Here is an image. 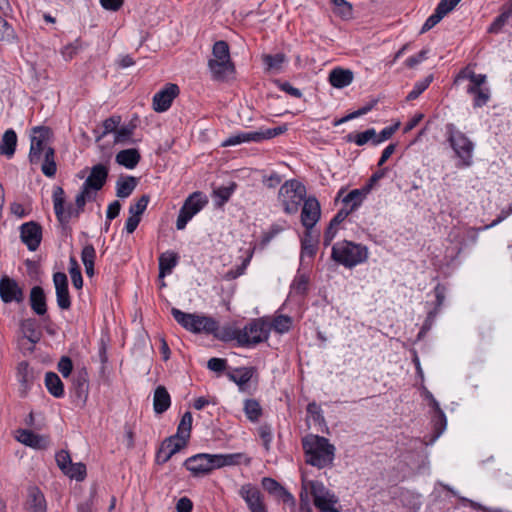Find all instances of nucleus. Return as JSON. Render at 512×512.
Instances as JSON below:
<instances>
[{
  "instance_id": "f257e3e1",
  "label": "nucleus",
  "mask_w": 512,
  "mask_h": 512,
  "mask_svg": "<svg viewBox=\"0 0 512 512\" xmlns=\"http://www.w3.org/2000/svg\"><path fill=\"white\" fill-rule=\"evenodd\" d=\"M302 446L307 464L318 469L333 465L336 448L327 438L319 435H308L303 438Z\"/></svg>"
},
{
  "instance_id": "f03ea898",
  "label": "nucleus",
  "mask_w": 512,
  "mask_h": 512,
  "mask_svg": "<svg viewBox=\"0 0 512 512\" xmlns=\"http://www.w3.org/2000/svg\"><path fill=\"white\" fill-rule=\"evenodd\" d=\"M211 78L215 81H227L235 72L230 57L229 45L224 40L216 41L212 48V56L208 60Z\"/></svg>"
},
{
  "instance_id": "7ed1b4c3",
  "label": "nucleus",
  "mask_w": 512,
  "mask_h": 512,
  "mask_svg": "<svg viewBox=\"0 0 512 512\" xmlns=\"http://www.w3.org/2000/svg\"><path fill=\"white\" fill-rule=\"evenodd\" d=\"M445 134L447 141L459 159L456 166L458 168L470 167L473 164L474 143L452 123L446 125Z\"/></svg>"
},
{
  "instance_id": "20e7f679",
  "label": "nucleus",
  "mask_w": 512,
  "mask_h": 512,
  "mask_svg": "<svg viewBox=\"0 0 512 512\" xmlns=\"http://www.w3.org/2000/svg\"><path fill=\"white\" fill-rule=\"evenodd\" d=\"M331 257L344 267L352 268L367 260L368 249L365 245L344 240L333 245Z\"/></svg>"
},
{
  "instance_id": "39448f33",
  "label": "nucleus",
  "mask_w": 512,
  "mask_h": 512,
  "mask_svg": "<svg viewBox=\"0 0 512 512\" xmlns=\"http://www.w3.org/2000/svg\"><path fill=\"white\" fill-rule=\"evenodd\" d=\"M305 196V186L295 179L288 180L282 184L278 194V198L287 214L297 213L301 203L305 200Z\"/></svg>"
},
{
  "instance_id": "423d86ee",
  "label": "nucleus",
  "mask_w": 512,
  "mask_h": 512,
  "mask_svg": "<svg viewBox=\"0 0 512 512\" xmlns=\"http://www.w3.org/2000/svg\"><path fill=\"white\" fill-rule=\"evenodd\" d=\"M270 324L263 318H256L240 329L239 346L253 347L268 340Z\"/></svg>"
},
{
  "instance_id": "0eeeda50",
  "label": "nucleus",
  "mask_w": 512,
  "mask_h": 512,
  "mask_svg": "<svg viewBox=\"0 0 512 512\" xmlns=\"http://www.w3.org/2000/svg\"><path fill=\"white\" fill-rule=\"evenodd\" d=\"M207 203L208 199L202 192L197 191L190 194L179 210L176 228L183 230L187 223L199 213Z\"/></svg>"
},
{
  "instance_id": "6e6552de",
  "label": "nucleus",
  "mask_w": 512,
  "mask_h": 512,
  "mask_svg": "<svg viewBox=\"0 0 512 512\" xmlns=\"http://www.w3.org/2000/svg\"><path fill=\"white\" fill-rule=\"evenodd\" d=\"M32 131L29 161L31 164H38L42 160V155H46L47 149L52 148L48 145L51 131L43 126L34 127Z\"/></svg>"
},
{
  "instance_id": "1a4fd4ad",
  "label": "nucleus",
  "mask_w": 512,
  "mask_h": 512,
  "mask_svg": "<svg viewBox=\"0 0 512 512\" xmlns=\"http://www.w3.org/2000/svg\"><path fill=\"white\" fill-rule=\"evenodd\" d=\"M52 200L55 216L62 226L67 225L73 217H78L81 214L72 204L65 206V192L60 186L54 187Z\"/></svg>"
},
{
  "instance_id": "9d476101",
  "label": "nucleus",
  "mask_w": 512,
  "mask_h": 512,
  "mask_svg": "<svg viewBox=\"0 0 512 512\" xmlns=\"http://www.w3.org/2000/svg\"><path fill=\"white\" fill-rule=\"evenodd\" d=\"M0 299L5 304H21L25 299L24 290L15 279L3 276L0 279Z\"/></svg>"
},
{
  "instance_id": "9b49d317",
  "label": "nucleus",
  "mask_w": 512,
  "mask_h": 512,
  "mask_svg": "<svg viewBox=\"0 0 512 512\" xmlns=\"http://www.w3.org/2000/svg\"><path fill=\"white\" fill-rule=\"evenodd\" d=\"M184 466L194 476L205 475L216 469L215 455L214 454H197L189 457Z\"/></svg>"
},
{
  "instance_id": "f8f14e48",
  "label": "nucleus",
  "mask_w": 512,
  "mask_h": 512,
  "mask_svg": "<svg viewBox=\"0 0 512 512\" xmlns=\"http://www.w3.org/2000/svg\"><path fill=\"white\" fill-rule=\"evenodd\" d=\"M20 239L30 251H36L42 240V227L35 221L23 223L20 226Z\"/></svg>"
},
{
  "instance_id": "ddd939ff",
  "label": "nucleus",
  "mask_w": 512,
  "mask_h": 512,
  "mask_svg": "<svg viewBox=\"0 0 512 512\" xmlns=\"http://www.w3.org/2000/svg\"><path fill=\"white\" fill-rule=\"evenodd\" d=\"M239 495L247 504L250 512H268L264 503L261 491L252 484H245L241 486Z\"/></svg>"
},
{
  "instance_id": "4468645a",
  "label": "nucleus",
  "mask_w": 512,
  "mask_h": 512,
  "mask_svg": "<svg viewBox=\"0 0 512 512\" xmlns=\"http://www.w3.org/2000/svg\"><path fill=\"white\" fill-rule=\"evenodd\" d=\"M179 94V87L176 84L168 83L163 89L153 96L152 106L156 112H165L171 105L173 100Z\"/></svg>"
},
{
  "instance_id": "2eb2a0df",
  "label": "nucleus",
  "mask_w": 512,
  "mask_h": 512,
  "mask_svg": "<svg viewBox=\"0 0 512 512\" xmlns=\"http://www.w3.org/2000/svg\"><path fill=\"white\" fill-rule=\"evenodd\" d=\"M321 216L320 203L315 197H308L303 201L301 223L306 230H311Z\"/></svg>"
},
{
  "instance_id": "dca6fc26",
  "label": "nucleus",
  "mask_w": 512,
  "mask_h": 512,
  "mask_svg": "<svg viewBox=\"0 0 512 512\" xmlns=\"http://www.w3.org/2000/svg\"><path fill=\"white\" fill-rule=\"evenodd\" d=\"M53 282L56 290V300L58 307L62 310H68L71 307V300L66 274L63 272H56L53 275Z\"/></svg>"
},
{
  "instance_id": "f3484780",
  "label": "nucleus",
  "mask_w": 512,
  "mask_h": 512,
  "mask_svg": "<svg viewBox=\"0 0 512 512\" xmlns=\"http://www.w3.org/2000/svg\"><path fill=\"white\" fill-rule=\"evenodd\" d=\"M108 178V167L104 164H96L88 175L87 179L83 183L82 187L86 188L91 192H97L102 189Z\"/></svg>"
},
{
  "instance_id": "a211bd4d",
  "label": "nucleus",
  "mask_w": 512,
  "mask_h": 512,
  "mask_svg": "<svg viewBox=\"0 0 512 512\" xmlns=\"http://www.w3.org/2000/svg\"><path fill=\"white\" fill-rule=\"evenodd\" d=\"M186 444L183 440H179L177 437H168L166 438L160 448L156 453V463L164 464L166 463L173 455L179 452Z\"/></svg>"
},
{
  "instance_id": "6ab92c4d",
  "label": "nucleus",
  "mask_w": 512,
  "mask_h": 512,
  "mask_svg": "<svg viewBox=\"0 0 512 512\" xmlns=\"http://www.w3.org/2000/svg\"><path fill=\"white\" fill-rule=\"evenodd\" d=\"M39 373L25 361L20 362L17 367V379L20 383V393L25 396L31 389Z\"/></svg>"
},
{
  "instance_id": "aec40b11",
  "label": "nucleus",
  "mask_w": 512,
  "mask_h": 512,
  "mask_svg": "<svg viewBox=\"0 0 512 512\" xmlns=\"http://www.w3.org/2000/svg\"><path fill=\"white\" fill-rule=\"evenodd\" d=\"M17 433V440L31 448L45 450L50 445L48 436L39 435L27 429H19Z\"/></svg>"
},
{
  "instance_id": "412c9836",
  "label": "nucleus",
  "mask_w": 512,
  "mask_h": 512,
  "mask_svg": "<svg viewBox=\"0 0 512 512\" xmlns=\"http://www.w3.org/2000/svg\"><path fill=\"white\" fill-rule=\"evenodd\" d=\"M459 2H439L434 13L430 15L423 24L420 33H426L436 26L449 12H451Z\"/></svg>"
},
{
  "instance_id": "4be33fe9",
  "label": "nucleus",
  "mask_w": 512,
  "mask_h": 512,
  "mask_svg": "<svg viewBox=\"0 0 512 512\" xmlns=\"http://www.w3.org/2000/svg\"><path fill=\"white\" fill-rule=\"evenodd\" d=\"M459 2H439L434 13L430 15L423 24L420 33H426L436 26L449 12H451Z\"/></svg>"
},
{
  "instance_id": "5701e85b",
  "label": "nucleus",
  "mask_w": 512,
  "mask_h": 512,
  "mask_svg": "<svg viewBox=\"0 0 512 512\" xmlns=\"http://www.w3.org/2000/svg\"><path fill=\"white\" fill-rule=\"evenodd\" d=\"M459 2H439L434 13L430 15L423 24L420 33H426L436 26L449 12H451Z\"/></svg>"
},
{
  "instance_id": "b1692460",
  "label": "nucleus",
  "mask_w": 512,
  "mask_h": 512,
  "mask_svg": "<svg viewBox=\"0 0 512 512\" xmlns=\"http://www.w3.org/2000/svg\"><path fill=\"white\" fill-rule=\"evenodd\" d=\"M29 302L33 312L43 316L47 312L46 295L42 287L34 286L30 290Z\"/></svg>"
},
{
  "instance_id": "393cba45",
  "label": "nucleus",
  "mask_w": 512,
  "mask_h": 512,
  "mask_svg": "<svg viewBox=\"0 0 512 512\" xmlns=\"http://www.w3.org/2000/svg\"><path fill=\"white\" fill-rule=\"evenodd\" d=\"M27 509L29 512L47 511L45 497L38 487L32 486L28 489Z\"/></svg>"
},
{
  "instance_id": "a878e982",
  "label": "nucleus",
  "mask_w": 512,
  "mask_h": 512,
  "mask_svg": "<svg viewBox=\"0 0 512 512\" xmlns=\"http://www.w3.org/2000/svg\"><path fill=\"white\" fill-rule=\"evenodd\" d=\"M262 487L271 495L276 498L282 499L283 502L293 500V496L281 486L275 479L264 477L261 481Z\"/></svg>"
},
{
  "instance_id": "bb28decb",
  "label": "nucleus",
  "mask_w": 512,
  "mask_h": 512,
  "mask_svg": "<svg viewBox=\"0 0 512 512\" xmlns=\"http://www.w3.org/2000/svg\"><path fill=\"white\" fill-rule=\"evenodd\" d=\"M353 78V72L349 69L335 68L329 74L330 84L338 89H342L350 85Z\"/></svg>"
},
{
  "instance_id": "cd10ccee",
  "label": "nucleus",
  "mask_w": 512,
  "mask_h": 512,
  "mask_svg": "<svg viewBox=\"0 0 512 512\" xmlns=\"http://www.w3.org/2000/svg\"><path fill=\"white\" fill-rule=\"evenodd\" d=\"M171 405V397L164 386H158L153 395V408L156 414H162Z\"/></svg>"
},
{
  "instance_id": "c85d7f7f",
  "label": "nucleus",
  "mask_w": 512,
  "mask_h": 512,
  "mask_svg": "<svg viewBox=\"0 0 512 512\" xmlns=\"http://www.w3.org/2000/svg\"><path fill=\"white\" fill-rule=\"evenodd\" d=\"M179 255L174 251L163 252L158 259L159 262V276L165 277L171 274L173 268L178 264Z\"/></svg>"
},
{
  "instance_id": "c756f323",
  "label": "nucleus",
  "mask_w": 512,
  "mask_h": 512,
  "mask_svg": "<svg viewBox=\"0 0 512 512\" xmlns=\"http://www.w3.org/2000/svg\"><path fill=\"white\" fill-rule=\"evenodd\" d=\"M140 159L141 156L139 151L134 148L121 150L116 155V162L127 169L135 168Z\"/></svg>"
},
{
  "instance_id": "7c9ffc66",
  "label": "nucleus",
  "mask_w": 512,
  "mask_h": 512,
  "mask_svg": "<svg viewBox=\"0 0 512 512\" xmlns=\"http://www.w3.org/2000/svg\"><path fill=\"white\" fill-rule=\"evenodd\" d=\"M17 134L13 129L4 132L0 142V154L11 158L16 150Z\"/></svg>"
},
{
  "instance_id": "2f4dec72",
  "label": "nucleus",
  "mask_w": 512,
  "mask_h": 512,
  "mask_svg": "<svg viewBox=\"0 0 512 512\" xmlns=\"http://www.w3.org/2000/svg\"><path fill=\"white\" fill-rule=\"evenodd\" d=\"M211 334H213L215 338L223 342H230L236 340L237 344L239 345L240 329L232 325H225L223 327H219L218 322L216 321V328L213 332H211Z\"/></svg>"
},
{
  "instance_id": "473e14b6",
  "label": "nucleus",
  "mask_w": 512,
  "mask_h": 512,
  "mask_svg": "<svg viewBox=\"0 0 512 512\" xmlns=\"http://www.w3.org/2000/svg\"><path fill=\"white\" fill-rule=\"evenodd\" d=\"M193 321V333L211 334L216 328V320L209 316L193 314Z\"/></svg>"
},
{
  "instance_id": "72a5a7b5",
  "label": "nucleus",
  "mask_w": 512,
  "mask_h": 512,
  "mask_svg": "<svg viewBox=\"0 0 512 512\" xmlns=\"http://www.w3.org/2000/svg\"><path fill=\"white\" fill-rule=\"evenodd\" d=\"M137 186V179L133 176L120 177L116 182V196L129 197Z\"/></svg>"
},
{
  "instance_id": "f704fd0d",
  "label": "nucleus",
  "mask_w": 512,
  "mask_h": 512,
  "mask_svg": "<svg viewBox=\"0 0 512 512\" xmlns=\"http://www.w3.org/2000/svg\"><path fill=\"white\" fill-rule=\"evenodd\" d=\"M45 386L48 392L56 398L64 396V385L60 377L54 372H47L45 375Z\"/></svg>"
},
{
  "instance_id": "c9c22d12",
  "label": "nucleus",
  "mask_w": 512,
  "mask_h": 512,
  "mask_svg": "<svg viewBox=\"0 0 512 512\" xmlns=\"http://www.w3.org/2000/svg\"><path fill=\"white\" fill-rule=\"evenodd\" d=\"M247 142H259V135L257 131H251V132H240L235 135H232L228 137L226 140L223 141L222 146L228 147V146H235L241 143H247Z\"/></svg>"
},
{
  "instance_id": "e433bc0d",
  "label": "nucleus",
  "mask_w": 512,
  "mask_h": 512,
  "mask_svg": "<svg viewBox=\"0 0 512 512\" xmlns=\"http://www.w3.org/2000/svg\"><path fill=\"white\" fill-rule=\"evenodd\" d=\"M511 17L512 5L503 6L500 15L494 19L487 31L492 34H498Z\"/></svg>"
},
{
  "instance_id": "4c0bfd02",
  "label": "nucleus",
  "mask_w": 512,
  "mask_h": 512,
  "mask_svg": "<svg viewBox=\"0 0 512 512\" xmlns=\"http://www.w3.org/2000/svg\"><path fill=\"white\" fill-rule=\"evenodd\" d=\"M468 79L470 84L467 88L479 89L483 88V85L486 83L487 77L485 74H476L474 71L469 70L467 68L461 70L456 78L459 79Z\"/></svg>"
},
{
  "instance_id": "58836bf2",
  "label": "nucleus",
  "mask_w": 512,
  "mask_h": 512,
  "mask_svg": "<svg viewBox=\"0 0 512 512\" xmlns=\"http://www.w3.org/2000/svg\"><path fill=\"white\" fill-rule=\"evenodd\" d=\"M20 327L24 337L32 344H36L40 340V332L36 328L35 319L28 318L22 320Z\"/></svg>"
},
{
  "instance_id": "ea45409f",
  "label": "nucleus",
  "mask_w": 512,
  "mask_h": 512,
  "mask_svg": "<svg viewBox=\"0 0 512 512\" xmlns=\"http://www.w3.org/2000/svg\"><path fill=\"white\" fill-rule=\"evenodd\" d=\"M192 421V414L190 412H185L178 425L177 433L173 437H177L179 440H183V442L186 444L190 437Z\"/></svg>"
},
{
  "instance_id": "a19ab883",
  "label": "nucleus",
  "mask_w": 512,
  "mask_h": 512,
  "mask_svg": "<svg viewBox=\"0 0 512 512\" xmlns=\"http://www.w3.org/2000/svg\"><path fill=\"white\" fill-rule=\"evenodd\" d=\"M329 10L343 20H349L353 17V8L351 2H329Z\"/></svg>"
},
{
  "instance_id": "79ce46f5",
  "label": "nucleus",
  "mask_w": 512,
  "mask_h": 512,
  "mask_svg": "<svg viewBox=\"0 0 512 512\" xmlns=\"http://www.w3.org/2000/svg\"><path fill=\"white\" fill-rule=\"evenodd\" d=\"M368 193L369 192L364 191V187L361 189H354L344 197L343 203L350 205V211H354L362 204Z\"/></svg>"
},
{
  "instance_id": "37998d69",
  "label": "nucleus",
  "mask_w": 512,
  "mask_h": 512,
  "mask_svg": "<svg viewBox=\"0 0 512 512\" xmlns=\"http://www.w3.org/2000/svg\"><path fill=\"white\" fill-rule=\"evenodd\" d=\"M244 413L251 422H258L262 416L260 403L255 399H246L243 407Z\"/></svg>"
},
{
  "instance_id": "c03bdc74",
  "label": "nucleus",
  "mask_w": 512,
  "mask_h": 512,
  "mask_svg": "<svg viewBox=\"0 0 512 512\" xmlns=\"http://www.w3.org/2000/svg\"><path fill=\"white\" fill-rule=\"evenodd\" d=\"M375 138H376V130L374 128H370V129H367L366 131L360 132V133H349L346 136V141L355 143L358 146H363L366 143H368V141H370V140H372L374 142Z\"/></svg>"
},
{
  "instance_id": "a18cd8bd",
  "label": "nucleus",
  "mask_w": 512,
  "mask_h": 512,
  "mask_svg": "<svg viewBox=\"0 0 512 512\" xmlns=\"http://www.w3.org/2000/svg\"><path fill=\"white\" fill-rule=\"evenodd\" d=\"M467 93L474 96L473 106L475 108L485 106L491 98V92L488 87H483L479 89L467 88Z\"/></svg>"
},
{
  "instance_id": "49530a36",
  "label": "nucleus",
  "mask_w": 512,
  "mask_h": 512,
  "mask_svg": "<svg viewBox=\"0 0 512 512\" xmlns=\"http://www.w3.org/2000/svg\"><path fill=\"white\" fill-rule=\"evenodd\" d=\"M262 59L268 71L279 72L286 61V56L283 53L266 54L263 55Z\"/></svg>"
},
{
  "instance_id": "de8ad7c7",
  "label": "nucleus",
  "mask_w": 512,
  "mask_h": 512,
  "mask_svg": "<svg viewBox=\"0 0 512 512\" xmlns=\"http://www.w3.org/2000/svg\"><path fill=\"white\" fill-rule=\"evenodd\" d=\"M252 368H242L236 370L235 373H229L228 377L231 381L236 383L241 391L245 389V386L252 378Z\"/></svg>"
},
{
  "instance_id": "09e8293b",
  "label": "nucleus",
  "mask_w": 512,
  "mask_h": 512,
  "mask_svg": "<svg viewBox=\"0 0 512 512\" xmlns=\"http://www.w3.org/2000/svg\"><path fill=\"white\" fill-rule=\"evenodd\" d=\"M55 151L53 148L47 149L46 155L43 156V163L41 166L42 173L47 177H54L57 171L55 163Z\"/></svg>"
},
{
  "instance_id": "8fccbe9b",
  "label": "nucleus",
  "mask_w": 512,
  "mask_h": 512,
  "mask_svg": "<svg viewBox=\"0 0 512 512\" xmlns=\"http://www.w3.org/2000/svg\"><path fill=\"white\" fill-rule=\"evenodd\" d=\"M55 151L53 148L47 149L46 155L43 156V163L41 166L42 173L47 177H54L57 171L55 163Z\"/></svg>"
},
{
  "instance_id": "3c124183",
  "label": "nucleus",
  "mask_w": 512,
  "mask_h": 512,
  "mask_svg": "<svg viewBox=\"0 0 512 512\" xmlns=\"http://www.w3.org/2000/svg\"><path fill=\"white\" fill-rule=\"evenodd\" d=\"M338 501V497L333 492H331L326 495L323 500H320L321 504H319L318 501H314V505L321 512H341L340 509L335 507Z\"/></svg>"
},
{
  "instance_id": "603ef678",
  "label": "nucleus",
  "mask_w": 512,
  "mask_h": 512,
  "mask_svg": "<svg viewBox=\"0 0 512 512\" xmlns=\"http://www.w3.org/2000/svg\"><path fill=\"white\" fill-rule=\"evenodd\" d=\"M171 314L178 324L186 330L192 332L193 329V313H185L177 308L171 309Z\"/></svg>"
},
{
  "instance_id": "864d4df0",
  "label": "nucleus",
  "mask_w": 512,
  "mask_h": 512,
  "mask_svg": "<svg viewBox=\"0 0 512 512\" xmlns=\"http://www.w3.org/2000/svg\"><path fill=\"white\" fill-rule=\"evenodd\" d=\"M432 80H433V76L428 75L424 79L417 81L414 84L413 89L406 96V100L413 101V100L417 99L429 87Z\"/></svg>"
},
{
  "instance_id": "5fc2aeb1",
  "label": "nucleus",
  "mask_w": 512,
  "mask_h": 512,
  "mask_svg": "<svg viewBox=\"0 0 512 512\" xmlns=\"http://www.w3.org/2000/svg\"><path fill=\"white\" fill-rule=\"evenodd\" d=\"M307 486L310 489V493L313 497V502L318 501L319 504H321L320 500H323V498L331 493L329 489L325 487V485L320 481H309L307 483Z\"/></svg>"
},
{
  "instance_id": "6e6d98bb",
  "label": "nucleus",
  "mask_w": 512,
  "mask_h": 512,
  "mask_svg": "<svg viewBox=\"0 0 512 512\" xmlns=\"http://www.w3.org/2000/svg\"><path fill=\"white\" fill-rule=\"evenodd\" d=\"M316 245L311 237L310 230H306L305 237L301 241V258H313L316 254Z\"/></svg>"
},
{
  "instance_id": "4d7b16f0",
  "label": "nucleus",
  "mask_w": 512,
  "mask_h": 512,
  "mask_svg": "<svg viewBox=\"0 0 512 512\" xmlns=\"http://www.w3.org/2000/svg\"><path fill=\"white\" fill-rule=\"evenodd\" d=\"M215 455V463L216 469H219L224 466H231L238 464L240 459L243 457L241 453L234 454H214Z\"/></svg>"
},
{
  "instance_id": "13d9d810",
  "label": "nucleus",
  "mask_w": 512,
  "mask_h": 512,
  "mask_svg": "<svg viewBox=\"0 0 512 512\" xmlns=\"http://www.w3.org/2000/svg\"><path fill=\"white\" fill-rule=\"evenodd\" d=\"M69 264V273L71 276L72 284L76 289H81L83 286V277L78 262L74 257H70Z\"/></svg>"
},
{
  "instance_id": "bf43d9fd",
  "label": "nucleus",
  "mask_w": 512,
  "mask_h": 512,
  "mask_svg": "<svg viewBox=\"0 0 512 512\" xmlns=\"http://www.w3.org/2000/svg\"><path fill=\"white\" fill-rule=\"evenodd\" d=\"M257 430L259 437L262 440L263 447L266 451H269L273 441V431L271 425L264 423L260 425Z\"/></svg>"
},
{
  "instance_id": "052dcab7",
  "label": "nucleus",
  "mask_w": 512,
  "mask_h": 512,
  "mask_svg": "<svg viewBox=\"0 0 512 512\" xmlns=\"http://www.w3.org/2000/svg\"><path fill=\"white\" fill-rule=\"evenodd\" d=\"M270 326L278 333H286L290 330L291 318L286 315H279L273 319Z\"/></svg>"
},
{
  "instance_id": "680f3d73",
  "label": "nucleus",
  "mask_w": 512,
  "mask_h": 512,
  "mask_svg": "<svg viewBox=\"0 0 512 512\" xmlns=\"http://www.w3.org/2000/svg\"><path fill=\"white\" fill-rule=\"evenodd\" d=\"M95 198V193L81 187L80 192L75 197V207L80 213L84 211V207L88 201H92Z\"/></svg>"
},
{
  "instance_id": "e2e57ef3",
  "label": "nucleus",
  "mask_w": 512,
  "mask_h": 512,
  "mask_svg": "<svg viewBox=\"0 0 512 512\" xmlns=\"http://www.w3.org/2000/svg\"><path fill=\"white\" fill-rule=\"evenodd\" d=\"M64 474L72 479L81 481L85 478L86 467L82 463H71L69 467L65 470Z\"/></svg>"
},
{
  "instance_id": "0e129e2a",
  "label": "nucleus",
  "mask_w": 512,
  "mask_h": 512,
  "mask_svg": "<svg viewBox=\"0 0 512 512\" xmlns=\"http://www.w3.org/2000/svg\"><path fill=\"white\" fill-rule=\"evenodd\" d=\"M149 200L148 195H142L135 203L130 205L129 213L140 217L146 210Z\"/></svg>"
},
{
  "instance_id": "69168bd1",
  "label": "nucleus",
  "mask_w": 512,
  "mask_h": 512,
  "mask_svg": "<svg viewBox=\"0 0 512 512\" xmlns=\"http://www.w3.org/2000/svg\"><path fill=\"white\" fill-rule=\"evenodd\" d=\"M74 386H75V390H76V394L79 398H84L86 399L87 398V394H88V381L85 377L84 374H79L75 379H74Z\"/></svg>"
},
{
  "instance_id": "338daca9",
  "label": "nucleus",
  "mask_w": 512,
  "mask_h": 512,
  "mask_svg": "<svg viewBox=\"0 0 512 512\" xmlns=\"http://www.w3.org/2000/svg\"><path fill=\"white\" fill-rule=\"evenodd\" d=\"M120 122H121V117L120 116H112V117H109L106 120H104V122H103V132H102V134L100 135V137L98 139L106 136L109 133H114L115 134V132H116Z\"/></svg>"
},
{
  "instance_id": "774afa93",
  "label": "nucleus",
  "mask_w": 512,
  "mask_h": 512,
  "mask_svg": "<svg viewBox=\"0 0 512 512\" xmlns=\"http://www.w3.org/2000/svg\"><path fill=\"white\" fill-rule=\"evenodd\" d=\"M15 38L14 29L0 16V41L10 42Z\"/></svg>"
}]
</instances>
